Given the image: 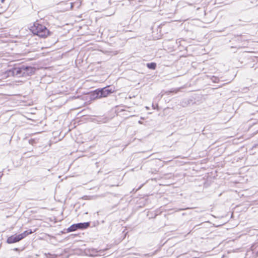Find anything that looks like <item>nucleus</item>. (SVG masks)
<instances>
[{
  "instance_id": "obj_1",
  "label": "nucleus",
  "mask_w": 258,
  "mask_h": 258,
  "mask_svg": "<svg viewBox=\"0 0 258 258\" xmlns=\"http://www.w3.org/2000/svg\"><path fill=\"white\" fill-rule=\"evenodd\" d=\"M35 71V67L23 64L8 69L4 72V75L7 78L10 77L26 78L34 75Z\"/></svg>"
},
{
  "instance_id": "obj_2",
  "label": "nucleus",
  "mask_w": 258,
  "mask_h": 258,
  "mask_svg": "<svg viewBox=\"0 0 258 258\" xmlns=\"http://www.w3.org/2000/svg\"><path fill=\"white\" fill-rule=\"evenodd\" d=\"M115 91V87L108 85L103 88H100L92 91L90 95L91 100H96L107 97Z\"/></svg>"
},
{
  "instance_id": "obj_3",
  "label": "nucleus",
  "mask_w": 258,
  "mask_h": 258,
  "mask_svg": "<svg viewBox=\"0 0 258 258\" xmlns=\"http://www.w3.org/2000/svg\"><path fill=\"white\" fill-rule=\"evenodd\" d=\"M29 29L34 35H36L40 38H46L51 34V32L45 26L37 22H34L33 25L30 27Z\"/></svg>"
},
{
  "instance_id": "obj_4",
  "label": "nucleus",
  "mask_w": 258,
  "mask_h": 258,
  "mask_svg": "<svg viewBox=\"0 0 258 258\" xmlns=\"http://www.w3.org/2000/svg\"><path fill=\"white\" fill-rule=\"evenodd\" d=\"M91 222H86L83 223H78L73 224L67 229V232L69 233L76 231L77 230H84L91 226Z\"/></svg>"
},
{
  "instance_id": "obj_5",
  "label": "nucleus",
  "mask_w": 258,
  "mask_h": 258,
  "mask_svg": "<svg viewBox=\"0 0 258 258\" xmlns=\"http://www.w3.org/2000/svg\"><path fill=\"white\" fill-rule=\"evenodd\" d=\"M22 239H21L19 234H14L9 237L7 240V242L8 243L11 244L19 242Z\"/></svg>"
},
{
  "instance_id": "obj_6",
  "label": "nucleus",
  "mask_w": 258,
  "mask_h": 258,
  "mask_svg": "<svg viewBox=\"0 0 258 258\" xmlns=\"http://www.w3.org/2000/svg\"><path fill=\"white\" fill-rule=\"evenodd\" d=\"M192 101L193 100L192 99L184 98L180 101V105L182 106L183 107H185L189 105L190 103L192 102Z\"/></svg>"
},
{
  "instance_id": "obj_7",
  "label": "nucleus",
  "mask_w": 258,
  "mask_h": 258,
  "mask_svg": "<svg viewBox=\"0 0 258 258\" xmlns=\"http://www.w3.org/2000/svg\"><path fill=\"white\" fill-rule=\"evenodd\" d=\"M33 231L31 229H28L26 231H25L24 232L19 234V236L21 239H23L25 237H26L28 235L32 233Z\"/></svg>"
},
{
  "instance_id": "obj_8",
  "label": "nucleus",
  "mask_w": 258,
  "mask_h": 258,
  "mask_svg": "<svg viewBox=\"0 0 258 258\" xmlns=\"http://www.w3.org/2000/svg\"><path fill=\"white\" fill-rule=\"evenodd\" d=\"M146 66L148 69H149L150 70H154L156 68L157 64H156V63H155L154 62H151L147 63L146 64Z\"/></svg>"
},
{
  "instance_id": "obj_9",
  "label": "nucleus",
  "mask_w": 258,
  "mask_h": 258,
  "mask_svg": "<svg viewBox=\"0 0 258 258\" xmlns=\"http://www.w3.org/2000/svg\"><path fill=\"white\" fill-rule=\"evenodd\" d=\"M45 257H44V258H57V255L56 254H51L50 253H45L44 254Z\"/></svg>"
},
{
  "instance_id": "obj_10",
  "label": "nucleus",
  "mask_w": 258,
  "mask_h": 258,
  "mask_svg": "<svg viewBox=\"0 0 258 258\" xmlns=\"http://www.w3.org/2000/svg\"><path fill=\"white\" fill-rule=\"evenodd\" d=\"M29 143L32 145H34V144L37 143V142L34 139H31L29 140Z\"/></svg>"
},
{
  "instance_id": "obj_11",
  "label": "nucleus",
  "mask_w": 258,
  "mask_h": 258,
  "mask_svg": "<svg viewBox=\"0 0 258 258\" xmlns=\"http://www.w3.org/2000/svg\"><path fill=\"white\" fill-rule=\"evenodd\" d=\"M178 91V90L174 89V90H171L168 91L166 92V93L167 94H169L170 93H177Z\"/></svg>"
},
{
  "instance_id": "obj_12",
  "label": "nucleus",
  "mask_w": 258,
  "mask_h": 258,
  "mask_svg": "<svg viewBox=\"0 0 258 258\" xmlns=\"http://www.w3.org/2000/svg\"><path fill=\"white\" fill-rule=\"evenodd\" d=\"M92 223H93V225L92 226H96V224H98L99 222L98 221H96V222H94Z\"/></svg>"
},
{
  "instance_id": "obj_13",
  "label": "nucleus",
  "mask_w": 258,
  "mask_h": 258,
  "mask_svg": "<svg viewBox=\"0 0 258 258\" xmlns=\"http://www.w3.org/2000/svg\"><path fill=\"white\" fill-rule=\"evenodd\" d=\"M14 250H15V251H19V249L18 248H15L14 249Z\"/></svg>"
},
{
  "instance_id": "obj_14",
  "label": "nucleus",
  "mask_w": 258,
  "mask_h": 258,
  "mask_svg": "<svg viewBox=\"0 0 258 258\" xmlns=\"http://www.w3.org/2000/svg\"><path fill=\"white\" fill-rule=\"evenodd\" d=\"M256 123H255V122H253V123H252V124H256Z\"/></svg>"
},
{
  "instance_id": "obj_15",
  "label": "nucleus",
  "mask_w": 258,
  "mask_h": 258,
  "mask_svg": "<svg viewBox=\"0 0 258 258\" xmlns=\"http://www.w3.org/2000/svg\"><path fill=\"white\" fill-rule=\"evenodd\" d=\"M4 1V0H2V2H3Z\"/></svg>"
}]
</instances>
